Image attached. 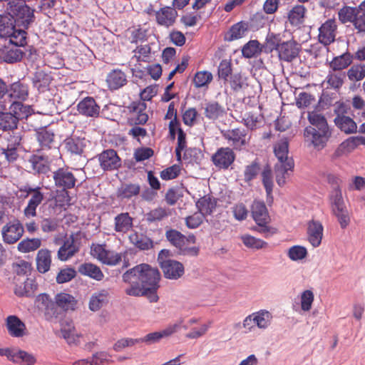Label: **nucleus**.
<instances>
[{"instance_id": "f257e3e1", "label": "nucleus", "mask_w": 365, "mask_h": 365, "mask_svg": "<svg viewBox=\"0 0 365 365\" xmlns=\"http://www.w3.org/2000/svg\"><path fill=\"white\" fill-rule=\"evenodd\" d=\"M274 153L278 162L274 165V174L277 183L282 187L286 183V179L292 172L294 166V160L289 156V141L283 138L274 145Z\"/></svg>"}, {"instance_id": "f03ea898", "label": "nucleus", "mask_w": 365, "mask_h": 365, "mask_svg": "<svg viewBox=\"0 0 365 365\" xmlns=\"http://www.w3.org/2000/svg\"><path fill=\"white\" fill-rule=\"evenodd\" d=\"M135 277L145 287L159 286V270L148 264H140L126 271L123 274V280L125 282H135Z\"/></svg>"}, {"instance_id": "7ed1b4c3", "label": "nucleus", "mask_w": 365, "mask_h": 365, "mask_svg": "<svg viewBox=\"0 0 365 365\" xmlns=\"http://www.w3.org/2000/svg\"><path fill=\"white\" fill-rule=\"evenodd\" d=\"M8 9L19 28L28 29L35 21V9L27 4L19 3L14 0V2L9 3Z\"/></svg>"}, {"instance_id": "20e7f679", "label": "nucleus", "mask_w": 365, "mask_h": 365, "mask_svg": "<svg viewBox=\"0 0 365 365\" xmlns=\"http://www.w3.org/2000/svg\"><path fill=\"white\" fill-rule=\"evenodd\" d=\"M251 212L253 220L259 226L257 231L263 234L265 237H269L276 234L277 230L268 226L270 217L264 202L255 200L251 206Z\"/></svg>"}, {"instance_id": "39448f33", "label": "nucleus", "mask_w": 365, "mask_h": 365, "mask_svg": "<svg viewBox=\"0 0 365 365\" xmlns=\"http://www.w3.org/2000/svg\"><path fill=\"white\" fill-rule=\"evenodd\" d=\"M332 214L336 217L341 229H345L350 223V216L344 202L341 189L332 190L329 195Z\"/></svg>"}, {"instance_id": "423d86ee", "label": "nucleus", "mask_w": 365, "mask_h": 365, "mask_svg": "<svg viewBox=\"0 0 365 365\" xmlns=\"http://www.w3.org/2000/svg\"><path fill=\"white\" fill-rule=\"evenodd\" d=\"M169 255V250H162L158 253V262L160 264L165 278L169 279H178L184 274V266L178 261L168 259Z\"/></svg>"}, {"instance_id": "0eeeda50", "label": "nucleus", "mask_w": 365, "mask_h": 365, "mask_svg": "<svg viewBox=\"0 0 365 365\" xmlns=\"http://www.w3.org/2000/svg\"><path fill=\"white\" fill-rule=\"evenodd\" d=\"M349 110V106L344 102H336L334 106V112L336 115L334 122L339 129L346 134L354 133L357 130L355 121L346 115Z\"/></svg>"}, {"instance_id": "6e6552de", "label": "nucleus", "mask_w": 365, "mask_h": 365, "mask_svg": "<svg viewBox=\"0 0 365 365\" xmlns=\"http://www.w3.org/2000/svg\"><path fill=\"white\" fill-rule=\"evenodd\" d=\"M19 192L25 193L24 197L30 198L28 201L27 205L24 210V215L29 218L36 216V209L44 200V194L42 192V188L39 186L32 187L29 185H26L19 187Z\"/></svg>"}, {"instance_id": "1a4fd4ad", "label": "nucleus", "mask_w": 365, "mask_h": 365, "mask_svg": "<svg viewBox=\"0 0 365 365\" xmlns=\"http://www.w3.org/2000/svg\"><path fill=\"white\" fill-rule=\"evenodd\" d=\"M331 136V130L330 128L316 129L306 127L304 130L305 142L309 146H312L317 150H321L327 146Z\"/></svg>"}, {"instance_id": "9d476101", "label": "nucleus", "mask_w": 365, "mask_h": 365, "mask_svg": "<svg viewBox=\"0 0 365 365\" xmlns=\"http://www.w3.org/2000/svg\"><path fill=\"white\" fill-rule=\"evenodd\" d=\"M91 253L93 257L101 262L103 264L114 266L122 260L121 253L113 250H108L105 244H93L91 247Z\"/></svg>"}, {"instance_id": "9b49d317", "label": "nucleus", "mask_w": 365, "mask_h": 365, "mask_svg": "<svg viewBox=\"0 0 365 365\" xmlns=\"http://www.w3.org/2000/svg\"><path fill=\"white\" fill-rule=\"evenodd\" d=\"M53 179L56 187L63 190L73 188L77 182L76 178L68 167L58 168L53 173Z\"/></svg>"}, {"instance_id": "f8f14e48", "label": "nucleus", "mask_w": 365, "mask_h": 365, "mask_svg": "<svg viewBox=\"0 0 365 365\" xmlns=\"http://www.w3.org/2000/svg\"><path fill=\"white\" fill-rule=\"evenodd\" d=\"M24 232V226L17 219L9 221L1 229L3 241L9 245L18 242L23 236Z\"/></svg>"}, {"instance_id": "ddd939ff", "label": "nucleus", "mask_w": 365, "mask_h": 365, "mask_svg": "<svg viewBox=\"0 0 365 365\" xmlns=\"http://www.w3.org/2000/svg\"><path fill=\"white\" fill-rule=\"evenodd\" d=\"M236 155L233 150L229 147L220 148L212 155L213 165L220 170H227L235 162Z\"/></svg>"}, {"instance_id": "4468645a", "label": "nucleus", "mask_w": 365, "mask_h": 365, "mask_svg": "<svg viewBox=\"0 0 365 365\" xmlns=\"http://www.w3.org/2000/svg\"><path fill=\"white\" fill-rule=\"evenodd\" d=\"M337 24L334 19H329L325 21L319 28V41L324 45L329 46L334 42L337 34Z\"/></svg>"}, {"instance_id": "2eb2a0df", "label": "nucleus", "mask_w": 365, "mask_h": 365, "mask_svg": "<svg viewBox=\"0 0 365 365\" xmlns=\"http://www.w3.org/2000/svg\"><path fill=\"white\" fill-rule=\"evenodd\" d=\"M147 105L145 102L138 101L133 102L128 107L130 117L128 122L131 125H144L148 120V115L145 113Z\"/></svg>"}, {"instance_id": "dca6fc26", "label": "nucleus", "mask_w": 365, "mask_h": 365, "mask_svg": "<svg viewBox=\"0 0 365 365\" xmlns=\"http://www.w3.org/2000/svg\"><path fill=\"white\" fill-rule=\"evenodd\" d=\"M223 137L232 142L235 149L240 150L249 143L250 139L247 130L241 128L227 130L223 133Z\"/></svg>"}, {"instance_id": "f3484780", "label": "nucleus", "mask_w": 365, "mask_h": 365, "mask_svg": "<svg viewBox=\"0 0 365 365\" xmlns=\"http://www.w3.org/2000/svg\"><path fill=\"white\" fill-rule=\"evenodd\" d=\"M5 327L11 337L22 338L27 334L25 323L16 315H9L5 319Z\"/></svg>"}, {"instance_id": "a211bd4d", "label": "nucleus", "mask_w": 365, "mask_h": 365, "mask_svg": "<svg viewBox=\"0 0 365 365\" xmlns=\"http://www.w3.org/2000/svg\"><path fill=\"white\" fill-rule=\"evenodd\" d=\"M274 48L278 52L279 58L284 61L290 62L299 54V48L294 41H289L281 43H273L272 50Z\"/></svg>"}, {"instance_id": "6ab92c4d", "label": "nucleus", "mask_w": 365, "mask_h": 365, "mask_svg": "<svg viewBox=\"0 0 365 365\" xmlns=\"http://www.w3.org/2000/svg\"><path fill=\"white\" fill-rule=\"evenodd\" d=\"M98 161L103 170H114L121 165V160L117 152L113 149L103 150L98 155Z\"/></svg>"}, {"instance_id": "aec40b11", "label": "nucleus", "mask_w": 365, "mask_h": 365, "mask_svg": "<svg viewBox=\"0 0 365 365\" xmlns=\"http://www.w3.org/2000/svg\"><path fill=\"white\" fill-rule=\"evenodd\" d=\"M53 158L51 154H34L29 157V163L35 173L46 174L50 170L51 163Z\"/></svg>"}, {"instance_id": "412c9836", "label": "nucleus", "mask_w": 365, "mask_h": 365, "mask_svg": "<svg viewBox=\"0 0 365 365\" xmlns=\"http://www.w3.org/2000/svg\"><path fill=\"white\" fill-rule=\"evenodd\" d=\"M323 235L324 227L319 221L312 220L307 223V240L313 247H318L321 245Z\"/></svg>"}, {"instance_id": "4be33fe9", "label": "nucleus", "mask_w": 365, "mask_h": 365, "mask_svg": "<svg viewBox=\"0 0 365 365\" xmlns=\"http://www.w3.org/2000/svg\"><path fill=\"white\" fill-rule=\"evenodd\" d=\"M24 54V51L19 46L9 45L4 42L0 44V58L6 63L19 62L23 58Z\"/></svg>"}, {"instance_id": "5701e85b", "label": "nucleus", "mask_w": 365, "mask_h": 365, "mask_svg": "<svg viewBox=\"0 0 365 365\" xmlns=\"http://www.w3.org/2000/svg\"><path fill=\"white\" fill-rule=\"evenodd\" d=\"M37 140L41 146V150L48 151L51 150L50 154L53 158H56L60 155L58 148L53 145L54 143V134L46 130H42L37 133Z\"/></svg>"}, {"instance_id": "b1692460", "label": "nucleus", "mask_w": 365, "mask_h": 365, "mask_svg": "<svg viewBox=\"0 0 365 365\" xmlns=\"http://www.w3.org/2000/svg\"><path fill=\"white\" fill-rule=\"evenodd\" d=\"M155 20L158 25L169 28L174 25L178 17V12L175 8L164 6L155 11Z\"/></svg>"}, {"instance_id": "393cba45", "label": "nucleus", "mask_w": 365, "mask_h": 365, "mask_svg": "<svg viewBox=\"0 0 365 365\" xmlns=\"http://www.w3.org/2000/svg\"><path fill=\"white\" fill-rule=\"evenodd\" d=\"M101 108L92 97H86L77 105L78 113L86 117L97 118L99 116Z\"/></svg>"}, {"instance_id": "a878e982", "label": "nucleus", "mask_w": 365, "mask_h": 365, "mask_svg": "<svg viewBox=\"0 0 365 365\" xmlns=\"http://www.w3.org/2000/svg\"><path fill=\"white\" fill-rule=\"evenodd\" d=\"M79 251V245L73 235L70 236L58 251V258L61 261H66L73 257Z\"/></svg>"}, {"instance_id": "bb28decb", "label": "nucleus", "mask_w": 365, "mask_h": 365, "mask_svg": "<svg viewBox=\"0 0 365 365\" xmlns=\"http://www.w3.org/2000/svg\"><path fill=\"white\" fill-rule=\"evenodd\" d=\"M165 236L170 244L178 248L180 251L183 249L185 245L187 244V242H191L195 243V237L194 235H190L188 237H186L180 232L174 229H170L166 231Z\"/></svg>"}, {"instance_id": "cd10ccee", "label": "nucleus", "mask_w": 365, "mask_h": 365, "mask_svg": "<svg viewBox=\"0 0 365 365\" xmlns=\"http://www.w3.org/2000/svg\"><path fill=\"white\" fill-rule=\"evenodd\" d=\"M7 93L11 99L24 101L29 96V86L21 81H16L9 85Z\"/></svg>"}, {"instance_id": "c85d7f7f", "label": "nucleus", "mask_w": 365, "mask_h": 365, "mask_svg": "<svg viewBox=\"0 0 365 365\" xmlns=\"http://www.w3.org/2000/svg\"><path fill=\"white\" fill-rule=\"evenodd\" d=\"M106 82L110 90H118L124 86L128 81L126 75L122 71L114 69L108 74Z\"/></svg>"}, {"instance_id": "c756f323", "label": "nucleus", "mask_w": 365, "mask_h": 365, "mask_svg": "<svg viewBox=\"0 0 365 365\" xmlns=\"http://www.w3.org/2000/svg\"><path fill=\"white\" fill-rule=\"evenodd\" d=\"M14 19L10 12H4L0 14V44L6 36H8L11 32L16 27Z\"/></svg>"}, {"instance_id": "7c9ffc66", "label": "nucleus", "mask_w": 365, "mask_h": 365, "mask_svg": "<svg viewBox=\"0 0 365 365\" xmlns=\"http://www.w3.org/2000/svg\"><path fill=\"white\" fill-rule=\"evenodd\" d=\"M126 39L131 43H143L148 39V31L140 26L128 28L125 32Z\"/></svg>"}, {"instance_id": "2f4dec72", "label": "nucleus", "mask_w": 365, "mask_h": 365, "mask_svg": "<svg viewBox=\"0 0 365 365\" xmlns=\"http://www.w3.org/2000/svg\"><path fill=\"white\" fill-rule=\"evenodd\" d=\"M178 327L179 326L178 324L169 326L162 331L150 333L145 335L143 338H139L138 340H140V343L145 342L149 344L158 342L163 337L170 336L175 333L177 331Z\"/></svg>"}, {"instance_id": "473e14b6", "label": "nucleus", "mask_w": 365, "mask_h": 365, "mask_svg": "<svg viewBox=\"0 0 365 365\" xmlns=\"http://www.w3.org/2000/svg\"><path fill=\"white\" fill-rule=\"evenodd\" d=\"M11 33L4 38L2 42L19 47L24 46L26 44L27 33L26 29L23 28L16 29V27Z\"/></svg>"}, {"instance_id": "72a5a7b5", "label": "nucleus", "mask_w": 365, "mask_h": 365, "mask_svg": "<svg viewBox=\"0 0 365 365\" xmlns=\"http://www.w3.org/2000/svg\"><path fill=\"white\" fill-rule=\"evenodd\" d=\"M36 268L40 273L47 272L51 264V252L48 249H41L36 255Z\"/></svg>"}, {"instance_id": "f704fd0d", "label": "nucleus", "mask_w": 365, "mask_h": 365, "mask_svg": "<svg viewBox=\"0 0 365 365\" xmlns=\"http://www.w3.org/2000/svg\"><path fill=\"white\" fill-rule=\"evenodd\" d=\"M78 272L96 281H101L104 274L99 267L92 263H83L78 267Z\"/></svg>"}, {"instance_id": "c9c22d12", "label": "nucleus", "mask_w": 365, "mask_h": 365, "mask_svg": "<svg viewBox=\"0 0 365 365\" xmlns=\"http://www.w3.org/2000/svg\"><path fill=\"white\" fill-rule=\"evenodd\" d=\"M130 242L140 250H148L153 247V241L147 235L134 232L129 236Z\"/></svg>"}, {"instance_id": "e433bc0d", "label": "nucleus", "mask_w": 365, "mask_h": 365, "mask_svg": "<svg viewBox=\"0 0 365 365\" xmlns=\"http://www.w3.org/2000/svg\"><path fill=\"white\" fill-rule=\"evenodd\" d=\"M10 112L15 115L17 120L26 119L33 113L30 106L24 105L21 101H14L9 107Z\"/></svg>"}, {"instance_id": "4c0bfd02", "label": "nucleus", "mask_w": 365, "mask_h": 365, "mask_svg": "<svg viewBox=\"0 0 365 365\" xmlns=\"http://www.w3.org/2000/svg\"><path fill=\"white\" fill-rule=\"evenodd\" d=\"M353 60V55L349 52H345L340 56L334 57L330 62L329 66L334 71H339L348 68L352 63Z\"/></svg>"}, {"instance_id": "58836bf2", "label": "nucleus", "mask_w": 365, "mask_h": 365, "mask_svg": "<svg viewBox=\"0 0 365 365\" xmlns=\"http://www.w3.org/2000/svg\"><path fill=\"white\" fill-rule=\"evenodd\" d=\"M204 115L210 120H216L225 113L224 107L217 101H210L205 103Z\"/></svg>"}, {"instance_id": "ea45409f", "label": "nucleus", "mask_w": 365, "mask_h": 365, "mask_svg": "<svg viewBox=\"0 0 365 365\" xmlns=\"http://www.w3.org/2000/svg\"><path fill=\"white\" fill-rule=\"evenodd\" d=\"M54 299L56 305L64 311L74 310L77 304L74 297L64 292L57 294Z\"/></svg>"}, {"instance_id": "a19ab883", "label": "nucleus", "mask_w": 365, "mask_h": 365, "mask_svg": "<svg viewBox=\"0 0 365 365\" xmlns=\"http://www.w3.org/2000/svg\"><path fill=\"white\" fill-rule=\"evenodd\" d=\"M109 292L108 290L102 289L95 292L91 297L89 309L91 311H98L108 302Z\"/></svg>"}, {"instance_id": "79ce46f5", "label": "nucleus", "mask_w": 365, "mask_h": 365, "mask_svg": "<svg viewBox=\"0 0 365 365\" xmlns=\"http://www.w3.org/2000/svg\"><path fill=\"white\" fill-rule=\"evenodd\" d=\"M115 231L117 232L126 233L133 227V218L130 217L128 212H123L117 216L115 219Z\"/></svg>"}, {"instance_id": "37998d69", "label": "nucleus", "mask_w": 365, "mask_h": 365, "mask_svg": "<svg viewBox=\"0 0 365 365\" xmlns=\"http://www.w3.org/2000/svg\"><path fill=\"white\" fill-rule=\"evenodd\" d=\"M63 144L66 150L73 155H81L86 146L84 138L78 137L67 138Z\"/></svg>"}, {"instance_id": "c03bdc74", "label": "nucleus", "mask_w": 365, "mask_h": 365, "mask_svg": "<svg viewBox=\"0 0 365 365\" xmlns=\"http://www.w3.org/2000/svg\"><path fill=\"white\" fill-rule=\"evenodd\" d=\"M140 192V186L138 183H123L118 189L117 196L122 199H130L138 196Z\"/></svg>"}, {"instance_id": "a18cd8bd", "label": "nucleus", "mask_w": 365, "mask_h": 365, "mask_svg": "<svg viewBox=\"0 0 365 365\" xmlns=\"http://www.w3.org/2000/svg\"><path fill=\"white\" fill-rule=\"evenodd\" d=\"M196 206L202 215H210L217 206V201L210 195H205L197 200Z\"/></svg>"}, {"instance_id": "49530a36", "label": "nucleus", "mask_w": 365, "mask_h": 365, "mask_svg": "<svg viewBox=\"0 0 365 365\" xmlns=\"http://www.w3.org/2000/svg\"><path fill=\"white\" fill-rule=\"evenodd\" d=\"M107 354L97 352L91 357L75 361L71 365H104L107 361Z\"/></svg>"}, {"instance_id": "de8ad7c7", "label": "nucleus", "mask_w": 365, "mask_h": 365, "mask_svg": "<svg viewBox=\"0 0 365 365\" xmlns=\"http://www.w3.org/2000/svg\"><path fill=\"white\" fill-rule=\"evenodd\" d=\"M133 58L137 62L149 63L152 60V49L149 44H141L133 50Z\"/></svg>"}, {"instance_id": "09e8293b", "label": "nucleus", "mask_w": 365, "mask_h": 365, "mask_svg": "<svg viewBox=\"0 0 365 365\" xmlns=\"http://www.w3.org/2000/svg\"><path fill=\"white\" fill-rule=\"evenodd\" d=\"M19 120L14 113L9 112L0 113V128L3 130H13L17 128Z\"/></svg>"}, {"instance_id": "8fccbe9b", "label": "nucleus", "mask_w": 365, "mask_h": 365, "mask_svg": "<svg viewBox=\"0 0 365 365\" xmlns=\"http://www.w3.org/2000/svg\"><path fill=\"white\" fill-rule=\"evenodd\" d=\"M248 30V24L245 21H240L231 26L228 31L229 36L227 40L231 41L244 37Z\"/></svg>"}, {"instance_id": "3c124183", "label": "nucleus", "mask_w": 365, "mask_h": 365, "mask_svg": "<svg viewBox=\"0 0 365 365\" xmlns=\"http://www.w3.org/2000/svg\"><path fill=\"white\" fill-rule=\"evenodd\" d=\"M41 246L40 238H25L17 245V250L22 253H28L37 250Z\"/></svg>"}, {"instance_id": "603ef678", "label": "nucleus", "mask_w": 365, "mask_h": 365, "mask_svg": "<svg viewBox=\"0 0 365 365\" xmlns=\"http://www.w3.org/2000/svg\"><path fill=\"white\" fill-rule=\"evenodd\" d=\"M358 13H359L358 7L344 6L339 10L338 18L342 24L348 22L353 24Z\"/></svg>"}, {"instance_id": "864d4df0", "label": "nucleus", "mask_w": 365, "mask_h": 365, "mask_svg": "<svg viewBox=\"0 0 365 365\" xmlns=\"http://www.w3.org/2000/svg\"><path fill=\"white\" fill-rule=\"evenodd\" d=\"M11 361L21 365H34L36 360L31 354L20 349L14 350V356Z\"/></svg>"}, {"instance_id": "5fc2aeb1", "label": "nucleus", "mask_w": 365, "mask_h": 365, "mask_svg": "<svg viewBox=\"0 0 365 365\" xmlns=\"http://www.w3.org/2000/svg\"><path fill=\"white\" fill-rule=\"evenodd\" d=\"M256 326L261 329H267L271 324L272 316L265 309H261L252 313Z\"/></svg>"}, {"instance_id": "6e6d98bb", "label": "nucleus", "mask_w": 365, "mask_h": 365, "mask_svg": "<svg viewBox=\"0 0 365 365\" xmlns=\"http://www.w3.org/2000/svg\"><path fill=\"white\" fill-rule=\"evenodd\" d=\"M346 75L350 81H362L365 78V64L360 63L351 66L347 70Z\"/></svg>"}, {"instance_id": "4d7b16f0", "label": "nucleus", "mask_w": 365, "mask_h": 365, "mask_svg": "<svg viewBox=\"0 0 365 365\" xmlns=\"http://www.w3.org/2000/svg\"><path fill=\"white\" fill-rule=\"evenodd\" d=\"M306 9L302 5L294 6L288 14V19L292 25L297 26L303 22Z\"/></svg>"}, {"instance_id": "13d9d810", "label": "nucleus", "mask_w": 365, "mask_h": 365, "mask_svg": "<svg viewBox=\"0 0 365 365\" xmlns=\"http://www.w3.org/2000/svg\"><path fill=\"white\" fill-rule=\"evenodd\" d=\"M262 116L257 113L250 111L245 113L242 119V123L251 130H256L258 128L257 124L261 123Z\"/></svg>"}, {"instance_id": "bf43d9fd", "label": "nucleus", "mask_w": 365, "mask_h": 365, "mask_svg": "<svg viewBox=\"0 0 365 365\" xmlns=\"http://www.w3.org/2000/svg\"><path fill=\"white\" fill-rule=\"evenodd\" d=\"M37 287V284L32 279L27 278L24 282L16 284L15 294L17 296H29L33 292V288Z\"/></svg>"}, {"instance_id": "052dcab7", "label": "nucleus", "mask_w": 365, "mask_h": 365, "mask_svg": "<svg viewBox=\"0 0 365 365\" xmlns=\"http://www.w3.org/2000/svg\"><path fill=\"white\" fill-rule=\"evenodd\" d=\"M51 81V76L43 71H36L32 79L34 86L38 90L48 86Z\"/></svg>"}, {"instance_id": "680f3d73", "label": "nucleus", "mask_w": 365, "mask_h": 365, "mask_svg": "<svg viewBox=\"0 0 365 365\" xmlns=\"http://www.w3.org/2000/svg\"><path fill=\"white\" fill-rule=\"evenodd\" d=\"M308 120L311 125L308 127L314 128L316 129L329 128L325 117L317 112H311L308 115Z\"/></svg>"}, {"instance_id": "e2e57ef3", "label": "nucleus", "mask_w": 365, "mask_h": 365, "mask_svg": "<svg viewBox=\"0 0 365 365\" xmlns=\"http://www.w3.org/2000/svg\"><path fill=\"white\" fill-rule=\"evenodd\" d=\"M259 45L257 40L250 41L242 47V56L247 58H251L257 56L262 51Z\"/></svg>"}, {"instance_id": "0e129e2a", "label": "nucleus", "mask_w": 365, "mask_h": 365, "mask_svg": "<svg viewBox=\"0 0 365 365\" xmlns=\"http://www.w3.org/2000/svg\"><path fill=\"white\" fill-rule=\"evenodd\" d=\"M241 240L243 244L250 249L260 250L267 247L268 245L267 242L265 241L250 235L242 236Z\"/></svg>"}, {"instance_id": "69168bd1", "label": "nucleus", "mask_w": 365, "mask_h": 365, "mask_svg": "<svg viewBox=\"0 0 365 365\" xmlns=\"http://www.w3.org/2000/svg\"><path fill=\"white\" fill-rule=\"evenodd\" d=\"M212 74L210 71H197L193 78V83L196 88L207 86L212 81Z\"/></svg>"}, {"instance_id": "338daca9", "label": "nucleus", "mask_w": 365, "mask_h": 365, "mask_svg": "<svg viewBox=\"0 0 365 365\" xmlns=\"http://www.w3.org/2000/svg\"><path fill=\"white\" fill-rule=\"evenodd\" d=\"M344 77V73L329 72L326 77L325 82H327L330 88L339 89L343 86Z\"/></svg>"}, {"instance_id": "774afa93", "label": "nucleus", "mask_w": 365, "mask_h": 365, "mask_svg": "<svg viewBox=\"0 0 365 365\" xmlns=\"http://www.w3.org/2000/svg\"><path fill=\"white\" fill-rule=\"evenodd\" d=\"M262 181L267 195H271L274 183L272 169L269 165L265 166L262 172Z\"/></svg>"}]
</instances>
